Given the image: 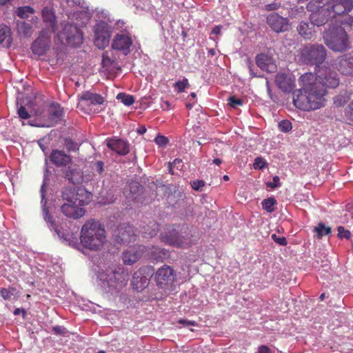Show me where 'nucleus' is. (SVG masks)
I'll return each mask as SVG.
<instances>
[{"label":"nucleus","mask_w":353,"mask_h":353,"mask_svg":"<svg viewBox=\"0 0 353 353\" xmlns=\"http://www.w3.org/2000/svg\"><path fill=\"white\" fill-rule=\"evenodd\" d=\"M339 83L337 73L329 68L305 73L299 78L301 88L293 94V103L303 111L320 109L325 105L327 89L336 88Z\"/></svg>","instance_id":"f257e3e1"},{"label":"nucleus","mask_w":353,"mask_h":353,"mask_svg":"<svg viewBox=\"0 0 353 353\" xmlns=\"http://www.w3.org/2000/svg\"><path fill=\"white\" fill-rule=\"evenodd\" d=\"M65 201L61 207V212L68 218L78 219L85 215L83 206L90 203L92 194L84 188H65L62 191Z\"/></svg>","instance_id":"f03ea898"},{"label":"nucleus","mask_w":353,"mask_h":353,"mask_svg":"<svg viewBox=\"0 0 353 353\" xmlns=\"http://www.w3.org/2000/svg\"><path fill=\"white\" fill-rule=\"evenodd\" d=\"M107 243V232L103 224L93 219L86 221L81 229L80 245L89 251L100 252Z\"/></svg>","instance_id":"7ed1b4c3"},{"label":"nucleus","mask_w":353,"mask_h":353,"mask_svg":"<svg viewBox=\"0 0 353 353\" xmlns=\"http://www.w3.org/2000/svg\"><path fill=\"white\" fill-rule=\"evenodd\" d=\"M160 239L166 245L187 249L199 240V232L193 228L183 226L178 230L174 225H170L166 228L165 232L160 234Z\"/></svg>","instance_id":"20e7f679"},{"label":"nucleus","mask_w":353,"mask_h":353,"mask_svg":"<svg viewBox=\"0 0 353 353\" xmlns=\"http://www.w3.org/2000/svg\"><path fill=\"white\" fill-rule=\"evenodd\" d=\"M97 277L101 288L107 292L113 293L127 285L130 274L122 267L112 266L99 271Z\"/></svg>","instance_id":"39448f33"},{"label":"nucleus","mask_w":353,"mask_h":353,"mask_svg":"<svg viewBox=\"0 0 353 353\" xmlns=\"http://www.w3.org/2000/svg\"><path fill=\"white\" fill-rule=\"evenodd\" d=\"M324 43L332 51L343 52L350 48L346 31L341 26L330 28L324 32Z\"/></svg>","instance_id":"423d86ee"},{"label":"nucleus","mask_w":353,"mask_h":353,"mask_svg":"<svg viewBox=\"0 0 353 353\" xmlns=\"http://www.w3.org/2000/svg\"><path fill=\"white\" fill-rule=\"evenodd\" d=\"M326 57V49L321 44L305 45L300 52V58L304 63L316 66L315 73L321 70L319 65L325 61Z\"/></svg>","instance_id":"0eeeda50"},{"label":"nucleus","mask_w":353,"mask_h":353,"mask_svg":"<svg viewBox=\"0 0 353 353\" xmlns=\"http://www.w3.org/2000/svg\"><path fill=\"white\" fill-rule=\"evenodd\" d=\"M63 110L57 103H52L49 106L43 105L35 110L34 114L43 121L40 126L51 127L60 121L63 117Z\"/></svg>","instance_id":"6e6552de"},{"label":"nucleus","mask_w":353,"mask_h":353,"mask_svg":"<svg viewBox=\"0 0 353 353\" xmlns=\"http://www.w3.org/2000/svg\"><path fill=\"white\" fill-rule=\"evenodd\" d=\"M307 9L312 12L310 15V21L316 26H323L334 18L327 4L319 0L310 1Z\"/></svg>","instance_id":"1a4fd4ad"},{"label":"nucleus","mask_w":353,"mask_h":353,"mask_svg":"<svg viewBox=\"0 0 353 353\" xmlns=\"http://www.w3.org/2000/svg\"><path fill=\"white\" fill-rule=\"evenodd\" d=\"M59 37L61 42L65 40L66 44L73 47L79 46L83 43V39L81 30L76 26L68 23L63 25V30Z\"/></svg>","instance_id":"9d476101"},{"label":"nucleus","mask_w":353,"mask_h":353,"mask_svg":"<svg viewBox=\"0 0 353 353\" xmlns=\"http://www.w3.org/2000/svg\"><path fill=\"white\" fill-rule=\"evenodd\" d=\"M154 273L151 265H145L137 270L132 276V285L138 292L143 291L149 284L150 279Z\"/></svg>","instance_id":"9b49d317"},{"label":"nucleus","mask_w":353,"mask_h":353,"mask_svg":"<svg viewBox=\"0 0 353 353\" xmlns=\"http://www.w3.org/2000/svg\"><path fill=\"white\" fill-rule=\"evenodd\" d=\"M94 43L99 49H103L109 45L112 30L104 21L98 22L94 28Z\"/></svg>","instance_id":"f8f14e48"},{"label":"nucleus","mask_w":353,"mask_h":353,"mask_svg":"<svg viewBox=\"0 0 353 353\" xmlns=\"http://www.w3.org/2000/svg\"><path fill=\"white\" fill-rule=\"evenodd\" d=\"M174 271L169 265H164L159 268L155 273L157 285L161 288H165L174 281Z\"/></svg>","instance_id":"ddd939ff"},{"label":"nucleus","mask_w":353,"mask_h":353,"mask_svg":"<svg viewBox=\"0 0 353 353\" xmlns=\"http://www.w3.org/2000/svg\"><path fill=\"white\" fill-rule=\"evenodd\" d=\"M325 3L334 18L347 14L353 8V0H328Z\"/></svg>","instance_id":"4468645a"},{"label":"nucleus","mask_w":353,"mask_h":353,"mask_svg":"<svg viewBox=\"0 0 353 353\" xmlns=\"http://www.w3.org/2000/svg\"><path fill=\"white\" fill-rule=\"evenodd\" d=\"M132 43V37L129 33L117 34L112 40V48L128 54L130 51Z\"/></svg>","instance_id":"2eb2a0df"},{"label":"nucleus","mask_w":353,"mask_h":353,"mask_svg":"<svg viewBox=\"0 0 353 353\" xmlns=\"http://www.w3.org/2000/svg\"><path fill=\"white\" fill-rule=\"evenodd\" d=\"M136 233L134 228L130 224L120 225L117 230L116 241L120 243H130L134 241Z\"/></svg>","instance_id":"dca6fc26"},{"label":"nucleus","mask_w":353,"mask_h":353,"mask_svg":"<svg viewBox=\"0 0 353 353\" xmlns=\"http://www.w3.org/2000/svg\"><path fill=\"white\" fill-rule=\"evenodd\" d=\"M267 23L276 32H284L288 29V19L275 12L267 17Z\"/></svg>","instance_id":"f3484780"},{"label":"nucleus","mask_w":353,"mask_h":353,"mask_svg":"<svg viewBox=\"0 0 353 353\" xmlns=\"http://www.w3.org/2000/svg\"><path fill=\"white\" fill-rule=\"evenodd\" d=\"M336 69L343 74H353V56L351 54H344L336 60Z\"/></svg>","instance_id":"a211bd4d"},{"label":"nucleus","mask_w":353,"mask_h":353,"mask_svg":"<svg viewBox=\"0 0 353 353\" xmlns=\"http://www.w3.org/2000/svg\"><path fill=\"white\" fill-rule=\"evenodd\" d=\"M145 247L137 245L128 248L123 253V261L125 265H132L137 262L142 256Z\"/></svg>","instance_id":"6ab92c4d"},{"label":"nucleus","mask_w":353,"mask_h":353,"mask_svg":"<svg viewBox=\"0 0 353 353\" xmlns=\"http://www.w3.org/2000/svg\"><path fill=\"white\" fill-rule=\"evenodd\" d=\"M50 39L45 36L44 33L40 34L39 37L32 43L31 50L33 54L38 56L43 55L49 49Z\"/></svg>","instance_id":"aec40b11"},{"label":"nucleus","mask_w":353,"mask_h":353,"mask_svg":"<svg viewBox=\"0 0 353 353\" xmlns=\"http://www.w3.org/2000/svg\"><path fill=\"white\" fill-rule=\"evenodd\" d=\"M104 102V98L99 94L85 91L81 94L79 98L78 106L83 108L85 105H101Z\"/></svg>","instance_id":"412c9836"},{"label":"nucleus","mask_w":353,"mask_h":353,"mask_svg":"<svg viewBox=\"0 0 353 353\" xmlns=\"http://www.w3.org/2000/svg\"><path fill=\"white\" fill-rule=\"evenodd\" d=\"M50 161L57 167L66 166L72 161L71 157L59 150H53L50 155Z\"/></svg>","instance_id":"4be33fe9"},{"label":"nucleus","mask_w":353,"mask_h":353,"mask_svg":"<svg viewBox=\"0 0 353 353\" xmlns=\"http://www.w3.org/2000/svg\"><path fill=\"white\" fill-rule=\"evenodd\" d=\"M107 146L120 155H125L129 152V146L126 141L120 139H108Z\"/></svg>","instance_id":"5701e85b"},{"label":"nucleus","mask_w":353,"mask_h":353,"mask_svg":"<svg viewBox=\"0 0 353 353\" xmlns=\"http://www.w3.org/2000/svg\"><path fill=\"white\" fill-rule=\"evenodd\" d=\"M314 26L312 23L301 21L296 27V30L299 34L304 39L310 40L315 35Z\"/></svg>","instance_id":"b1692460"},{"label":"nucleus","mask_w":353,"mask_h":353,"mask_svg":"<svg viewBox=\"0 0 353 353\" xmlns=\"http://www.w3.org/2000/svg\"><path fill=\"white\" fill-rule=\"evenodd\" d=\"M275 83L279 88L285 92H290L294 87L293 81L285 73L277 74L275 77Z\"/></svg>","instance_id":"393cba45"},{"label":"nucleus","mask_w":353,"mask_h":353,"mask_svg":"<svg viewBox=\"0 0 353 353\" xmlns=\"http://www.w3.org/2000/svg\"><path fill=\"white\" fill-rule=\"evenodd\" d=\"M65 178L72 184H79L83 181L81 170L76 166H70L65 172Z\"/></svg>","instance_id":"a878e982"},{"label":"nucleus","mask_w":353,"mask_h":353,"mask_svg":"<svg viewBox=\"0 0 353 353\" xmlns=\"http://www.w3.org/2000/svg\"><path fill=\"white\" fill-rule=\"evenodd\" d=\"M12 40L10 28L6 25H0V46L9 48Z\"/></svg>","instance_id":"bb28decb"},{"label":"nucleus","mask_w":353,"mask_h":353,"mask_svg":"<svg viewBox=\"0 0 353 353\" xmlns=\"http://www.w3.org/2000/svg\"><path fill=\"white\" fill-rule=\"evenodd\" d=\"M159 230V225L155 221H151L147 225L142 227V233L144 237H153Z\"/></svg>","instance_id":"cd10ccee"},{"label":"nucleus","mask_w":353,"mask_h":353,"mask_svg":"<svg viewBox=\"0 0 353 353\" xmlns=\"http://www.w3.org/2000/svg\"><path fill=\"white\" fill-rule=\"evenodd\" d=\"M272 63V58L265 54H259L256 57V63L262 70H267Z\"/></svg>","instance_id":"c85d7f7f"},{"label":"nucleus","mask_w":353,"mask_h":353,"mask_svg":"<svg viewBox=\"0 0 353 353\" xmlns=\"http://www.w3.org/2000/svg\"><path fill=\"white\" fill-rule=\"evenodd\" d=\"M42 18L44 22L53 25L56 21V17L52 8L45 7L41 10Z\"/></svg>","instance_id":"c756f323"},{"label":"nucleus","mask_w":353,"mask_h":353,"mask_svg":"<svg viewBox=\"0 0 353 353\" xmlns=\"http://www.w3.org/2000/svg\"><path fill=\"white\" fill-rule=\"evenodd\" d=\"M331 228L325 226L323 222L319 223L314 229V232H316V237L318 239H321L323 236L328 235L331 233Z\"/></svg>","instance_id":"7c9ffc66"},{"label":"nucleus","mask_w":353,"mask_h":353,"mask_svg":"<svg viewBox=\"0 0 353 353\" xmlns=\"http://www.w3.org/2000/svg\"><path fill=\"white\" fill-rule=\"evenodd\" d=\"M17 28L19 33L25 37H28L31 34L32 26L26 21L18 22Z\"/></svg>","instance_id":"2f4dec72"},{"label":"nucleus","mask_w":353,"mask_h":353,"mask_svg":"<svg viewBox=\"0 0 353 353\" xmlns=\"http://www.w3.org/2000/svg\"><path fill=\"white\" fill-rule=\"evenodd\" d=\"M276 204V201L273 197H270L263 200L261 202L262 208L268 212H272L274 211V205Z\"/></svg>","instance_id":"473e14b6"},{"label":"nucleus","mask_w":353,"mask_h":353,"mask_svg":"<svg viewBox=\"0 0 353 353\" xmlns=\"http://www.w3.org/2000/svg\"><path fill=\"white\" fill-rule=\"evenodd\" d=\"M350 98V97L347 92L340 93L334 97V103L336 106L341 107L347 103Z\"/></svg>","instance_id":"72a5a7b5"},{"label":"nucleus","mask_w":353,"mask_h":353,"mask_svg":"<svg viewBox=\"0 0 353 353\" xmlns=\"http://www.w3.org/2000/svg\"><path fill=\"white\" fill-rule=\"evenodd\" d=\"M34 10L30 6H23L18 8L17 14L21 19H26L29 17L30 14H34Z\"/></svg>","instance_id":"f704fd0d"},{"label":"nucleus","mask_w":353,"mask_h":353,"mask_svg":"<svg viewBox=\"0 0 353 353\" xmlns=\"http://www.w3.org/2000/svg\"><path fill=\"white\" fill-rule=\"evenodd\" d=\"M117 99L121 100V101L125 105H131L134 103V98L132 95L127 94L123 92H120L117 94Z\"/></svg>","instance_id":"c9c22d12"},{"label":"nucleus","mask_w":353,"mask_h":353,"mask_svg":"<svg viewBox=\"0 0 353 353\" xmlns=\"http://www.w3.org/2000/svg\"><path fill=\"white\" fill-rule=\"evenodd\" d=\"M190 86L188 79L183 78L181 81H178L174 84V88L179 93L183 92L185 90Z\"/></svg>","instance_id":"e433bc0d"},{"label":"nucleus","mask_w":353,"mask_h":353,"mask_svg":"<svg viewBox=\"0 0 353 353\" xmlns=\"http://www.w3.org/2000/svg\"><path fill=\"white\" fill-rule=\"evenodd\" d=\"M279 129L283 132H288L292 128V123L288 120H283L279 123Z\"/></svg>","instance_id":"4c0bfd02"},{"label":"nucleus","mask_w":353,"mask_h":353,"mask_svg":"<svg viewBox=\"0 0 353 353\" xmlns=\"http://www.w3.org/2000/svg\"><path fill=\"white\" fill-rule=\"evenodd\" d=\"M152 250V256L156 260H159L160 258H161V255L165 256L166 254L165 251L163 248L153 246Z\"/></svg>","instance_id":"58836bf2"},{"label":"nucleus","mask_w":353,"mask_h":353,"mask_svg":"<svg viewBox=\"0 0 353 353\" xmlns=\"http://www.w3.org/2000/svg\"><path fill=\"white\" fill-rule=\"evenodd\" d=\"M129 191L134 196L135 194L142 190L143 187L137 181H132L128 184Z\"/></svg>","instance_id":"ea45409f"},{"label":"nucleus","mask_w":353,"mask_h":353,"mask_svg":"<svg viewBox=\"0 0 353 353\" xmlns=\"http://www.w3.org/2000/svg\"><path fill=\"white\" fill-rule=\"evenodd\" d=\"M344 114L347 119L353 122V100L345 107Z\"/></svg>","instance_id":"a19ab883"},{"label":"nucleus","mask_w":353,"mask_h":353,"mask_svg":"<svg viewBox=\"0 0 353 353\" xmlns=\"http://www.w3.org/2000/svg\"><path fill=\"white\" fill-rule=\"evenodd\" d=\"M64 145L68 152H74L78 149L77 143L70 139H65Z\"/></svg>","instance_id":"79ce46f5"},{"label":"nucleus","mask_w":353,"mask_h":353,"mask_svg":"<svg viewBox=\"0 0 353 353\" xmlns=\"http://www.w3.org/2000/svg\"><path fill=\"white\" fill-rule=\"evenodd\" d=\"M338 236L340 239H349L351 237V232L348 230H345L343 226H339L337 228Z\"/></svg>","instance_id":"37998d69"},{"label":"nucleus","mask_w":353,"mask_h":353,"mask_svg":"<svg viewBox=\"0 0 353 353\" xmlns=\"http://www.w3.org/2000/svg\"><path fill=\"white\" fill-rule=\"evenodd\" d=\"M114 63L115 61L110 59L107 52L103 53L101 63L103 67L109 68L112 66Z\"/></svg>","instance_id":"c03bdc74"},{"label":"nucleus","mask_w":353,"mask_h":353,"mask_svg":"<svg viewBox=\"0 0 353 353\" xmlns=\"http://www.w3.org/2000/svg\"><path fill=\"white\" fill-rule=\"evenodd\" d=\"M228 102L229 105L233 108H236L237 106H241L243 103L242 99L236 98L234 96L230 97L228 99Z\"/></svg>","instance_id":"a18cd8bd"},{"label":"nucleus","mask_w":353,"mask_h":353,"mask_svg":"<svg viewBox=\"0 0 353 353\" xmlns=\"http://www.w3.org/2000/svg\"><path fill=\"white\" fill-rule=\"evenodd\" d=\"M265 161L261 157H256L254 159L253 167L254 169H263L266 166Z\"/></svg>","instance_id":"49530a36"},{"label":"nucleus","mask_w":353,"mask_h":353,"mask_svg":"<svg viewBox=\"0 0 353 353\" xmlns=\"http://www.w3.org/2000/svg\"><path fill=\"white\" fill-rule=\"evenodd\" d=\"M17 113L19 117L22 119H28L30 117L29 112L23 105H20V107L18 108Z\"/></svg>","instance_id":"de8ad7c7"},{"label":"nucleus","mask_w":353,"mask_h":353,"mask_svg":"<svg viewBox=\"0 0 353 353\" xmlns=\"http://www.w3.org/2000/svg\"><path fill=\"white\" fill-rule=\"evenodd\" d=\"M205 184V183L203 180H195L191 182L192 189L196 191H201Z\"/></svg>","instance_id":"09e8293b"},{"label":"nucleus","mask_w":353,"mask_h":353,"mask_svg":"<svg viewBox=\"0 0 353 353\" xmlns=\"http://www.w3.org/2000/svg\"><path fill=\"white\" fill-rule=\"evenodd\" d=\"M154 141L158 145L165 147L168 143V139L167 137L159 134L154 139Z\"/></svg>","instance_id":"8fccbe9b"},{"label":"nucleus","mask_w":353,"mask_h":353,"mask_svg":"<svg viewBox=\"0 0 353 353\" xmlns=\"http://www.w3.org/2000/svg\"><path fill=\"white\" fill-rule=\"evenodd\" d=\"M44 219L45 221L50 223V225L54 228V221L52 217L50 215L49 211L46 208H43V209Z\"/></svg>","instance_id":"3c124183"},{"label":"nucleus","mask_w":353,"mask_h":353,"mask_svg":"<svg viewBox=\"0 0 353 353\" xmlns=\"http://www.w3.org/2000/svg\"><path fill=\"white\" fill-rule=\"evenodd\" d=\"M272 239L276 243H278L279 245H286L288 243V241L284 236L279 237V236H277V235L276 234H273L272 235Z\"/></svg>","instance_id":"603ef678"},{"label":"nucleus","mask_w":353,"mask_h":353,"mask_svg":"<svg viewBox=\"0 0 353 353\" xmlns=\"http://www.w3.org/2000/svg\"><path fill=\"white\" fill-rule=\"evenodd\" d=\"M103 162L101 161H98L93 164L92 169L101 174L103 172Z\"/></svg>","instance_id":"864d4df0"},{"label":"nucleus","mask_w":353,"mask_h":353,"mask_svg":"<svg viewBox=\"0 0 353 353\" xmlns=\"http://www.w3.org/2000/svg\"><path fill=\"white\" fill-rule=\"evenodd\" d=\"M0 294L4 300H10L12 296V293L6 288H2L0 290Z\"/></svg>","instance_id":"5fc2aeb1"},{"label":"nucleus","mask_w":353,"mask_h":353,"mask_svg":"<svg viewBox=\"0 0 353 353\" xmlns=\"http://www.w3.org/2000/svg\"><path fill=\"white\" fill-rule=\"evenodd\" d=\"M279 177L278 176H275L273 177L272 182L267 183V186L272 189L276 188L279 186Z\"/></svg>","instance_id":"6e6d98bb"},{"label":"nucleus","mask_w":353,"mask_h":353,"mask_svg":"<svg viewBox=\"0 0 353 353\" xmlns=\"http://www.w3.org/2000/svg\"><path fill=\"white\" fill-rule=\"evenodd\" d=\"M280 7H281L280 3L274 2V3H271L265 5V9L267 11H272V10H276L279 9Z\"/></svg>","instance_id":"4d7b16f0"},{"label":"nucleus","mask_w":353,"mask_h":353,"mask_svg":"<svg viewBox=\"0 0 353 353\" xmlns=\"http://www.w3.org/2000/svg\"><path fill=\"white\" fill-rule=\"evenodd\" d=\"M179 323L183 325L184 326L193 325L195 326L196 325V322L194 321H189L187 319H179Z\"/></svg>","instance_id":"13d9d810"},{"label":"nucleus","mask_w":353,"mask_h":353,"mask_svg":"<svg viewBox=\"0 0 353 353\" xmlns=\"http://www.w3.org/2000/svg\"><path fill=\"white\" fill-rule=\"evenodd\" d=\"M258 353H272L270 347L265 345H261L258 347Z\"/></svg>","instance_id":"bf43d9fd"},{"label":"nucleus","mask_w":353,"mask_h":353,"mask_svg":"<svg viewBox=\"0 0 353 353\" xmlns=\"http://www.w3.org/2000/svg\"><path fill=\"white\" fill-rule=\"evenodd\" d=\"M53 331L57 334H64L65 333V328L62 326H55L53 327Z\"/></svg>","instance_id":"052dcab7"},{"label":"nucleus","mask_w":353,"mask_h":353,"mask_svg":"<svg viewBox=\"0 0 353 353\" xmlns=\"http://www.w3.org/2000/svg\"><path fill=\"white\" fill-rule=\"evenodd\" d=\"M221 26H216L212 30V34H219L221 31Z\"/></svg>","instance_id":"680f3d73"},{"label":"nucleus","mask_w":353,"mask_h":353,"mask_svg":"<svg viewBox=\"0 0 353 353\" xmlns=\"http://www.w3.org/2000/svg\"><path fill=\"white\" fill-rule=\"evenodd\" d=\"M21 312L23 313V316L26 315V312L24 309H20V308H16L14 310V315H19Z\"/></svg>","instance_id":"e2e57ef3"},{"label":"nucleus","mask_w":353,"mask_h":353,"mask_svg":"<svg viewBox=\"0 0 353 353\" xmlns=\"http://www.w3.org/2000/svg\"><path fill=\"white\" fill-rule=\"evenodd\" d=\"M137 132L139 134H143L146 132V128L145 126L142 125L137 129Z\"/></svg>","instance_id":"0e129e2a"},{"label":"nucleus","mask_w":353,"mask_h":353,"mask_svg":"<svg viewBox=\"0 0 353 353\" xmlns=\"http://www.w3.org/2000/svg\"><path fill=\"white\" fill-rule=\"evenodd\" d=\"M125 25V22L122 20H119L117 23H116V26H117V28L119 29V28H123V26Z\"/></svg>","instance_id":"69168bd1"},{"label":"nucleus","mask_w":353,"mask_h":353,"mask_svg":"<svg viewBox=\"0 0 353 353\" xmlns=\"http://www.w3.org/2000/svg\"><path fill=\"white\" fill-rule=\"evenodd\" d=\"M208 54L209 55H210L211 57H213L216 54V51L214 49H209L208 50Z\"/></svg>","instance_id":"338daca9"},{"label":"nucleus","mask_w":353,"mask_h":353,"mask_svg":"<svg viewBox=\"0 0 353 353\" xmlns=\"http://www.w3.org/2000/svg\"><path fill=\"white\" fill-rule=\"evenodd\" d=\"M222 163V161L220 159H214L213 160V163L219 165Z\"/></svg>","instance_id":"774afa93"}]
</instances>
